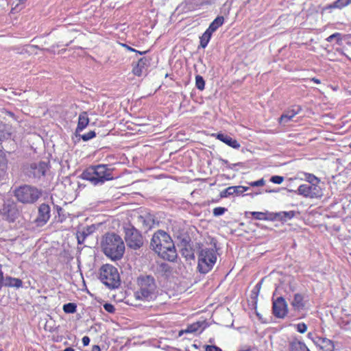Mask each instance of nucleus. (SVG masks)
<instances>
[{
    "label": "nucleus",
    "mask_w": 351,
    "mask_h": 351,
    "mask_svg": "<svg viewBox=\"0 0 351 351\" xmlns=\"http://www.w3.org/2000/svg\"><path fill=\"white\" fill-rule=\"evenodd\" d=\"M96 230V227L95 225H91L86 226V228H83L82 230H78L77 232V239L78 243H82L85 239L93 234Z\"/></svg>",
    "instance_id": "nucleus-19"
},
{
    "label": "nucleus",
    "mask_w": 351,
    "mask_h": 351,
    "mask_svg": "<svg viewBox=\"0 0 351 351\" xmlns=\"http://www.w3.org/2000/svg\"><path fill=\"white\" fill-rule=\"evenodd\" d=\"M27 0H19V2L20 3H23L25 1H26Z\"/></svg>",
    "instance_id": "nucleus-52"
},
{
    "label": "nucleus",
    "mask_w": 351,
    "mask_h": 351,
    "mask_svg": "<svg viewBox=\"0 0 351 351\" xmlns=\"http://www.w3.org/2000/svg\"><path fill=\"white\" fill-rule=\"evenodd\" d=\"M227 211V208L224 207H216L213 210V214L215 217L223 215Z\"/></svg>",
    "instance_id": "nucleus-36"
},
{
    "label": "nucleus",
    "mask_w": 351,
    "mask_h": 351,
    "mask_svg": "<svg viewBox=\"0 0 351 351\" xmlns=\"http://www.w3.org/2000/svg\"><path fill=\"white\" fill-rule=\"evenodd\" d=\"M82 343L84 346H86L90 343V338L88 336H84L82 339Z\"/></svg>",
    "instance_id": "nucleus-45"
},
{
    "label": "nucleus",
    "mask_w": 351,
    "mask_h": 351,
    "mask_svg": "<svg viewBox=\"0 0 351 351\" xmlns=\"http://www.w3.org/2000/svg\"><path fill=\"white\" fill-rule=\"evenodd\" d=\"M290 304L294 311H300L303 310L306 305V300L304 296L301 293H295Z\"/></svg>",
    "instance_id": "nucleus-16"
},
{
    "label": "nucleus",
    "mask_w": 351,
    "mask_h": 351,
    "mask_svg": "<svg viewBox=\"0 0 351 351\" xmlns=\"http://www.w3.org/2000/svg\"><path fill=\"white\" fill-rule=\"evenodd\" d=\"M77 306L75 303H67L64 304L63 311L66 313H74L76 311Z\"/></svg>",
    "instance_id": "nucleus-30"
},
{
    "label": "nucleus",
    "mask_w": 351,
    "mask_h": 351,
    "mask_svg": "<svg viewBox=\"0 0 351 351\" xmlns=\"http://www.w3.org/2000/svg\"><path fill=\"white\" fill-rule=\"evenodd\" d=\"M181 254L187 260L194 259L195 258L193 252L187 247L182 248L181 250Z\"/></svg>",
    "instance_id": "nucleus-31"
},
{
    "label": "nucleus",
    "mask_w": 351,
    "mask_h": 351,
    "mask_svg": "<svg viewBox=\"0 0 351 351\" xmlns=\"http://www.w3.org/2000/svg\"><path fill=\"white\" fill-rule=\"evenodd\" d=\"M1 213L6 217V219L10 221H13L16 212L15 206L11 203H5L1 210Z\"/></svg>",
    "instance_id": "nucleus-17"
},
{
    "label": "nucleus",
    "mask_w": 351,
    "mask_h": 351,
    "mask_svg": "<svg viewBox=\"0 0 351 351\" xmlns=\"http://www.w3.org/2000/svg\"><path fill=\"white\" fill-rule=\"evenodd\" d=\"M104 308L108 313H113L115 311L114 306L109 303H106L104 305Z\"/></svg>",
    "instance_id": "nucleus-42"
},
{
    "label": "nucleus",
    "mask_w": 351,
    "mask_h": 351,
    "mask_svg": "<svg viewBox=\"0 0 351 351\" xmlns=\"http://www.w3.org/2000/svg\"><path fill=\"white\" fill-rule=\"evenodd\" d=\"M203 330H204V328H202L199 332H202L203 331Z\"/></svg>",
    "instance_id": "nucleus-53"
},
{
    "label": "nucleus",
    "mask_w": 351,
    "mask_h": 351,
    "mask_svg": "<svg viewBox=\"0 0 351 351\" xmlns=\"http://www.w3.org/2000/svg\"><path fill=\"white\" fill-rule=\"evenodd\" d=\"M89 119L86 112H82L78 117V123L76 128V132H82L88 125Z\"/></svg>",
    "instance_id": "nucleus-22"
},
{
    "label": "nucleus",
    "mask_w": 351,
    "mask_h": 351,
    "mask_svg": "<svg viewBox=\"0 0 351 351\" xmlns=\"http://www.w3.org/2000/svg\"><path fill=\"white\" fill-rule=\"evenodd\" d=\"M95 136H96V134L94 131H90L88 133L82 135L81 138L84 141H87L92 139Z\"/></svg>",
    "instance_id": "nucleus-37"
},
{
    "label": "nucleus",
    "mask_w": 351,
    "mask_h": 351,
    "mask_svg": "<svg viewBox=\"0 0 351 351\" xmlns=\"http://www.w3.org/2000/svg\"><path fill=\"white\" fill-rule=\"evenodd\" d=\"M289 351H311L304 342L298 339H293L289 342Z\"/></svg>",
    "instance_id": "nucleus-21"
},
{
    "label": "nucleus",
    "mask_w": 351,
    "mask_h": 351,
    "mask_svg": "<svg viewBox=\"0 0 351 351\" xmlns=\"http://www.w3.org/2000/svg\"><path fill=\"white\" fill-rule=\"evenodd\" d=\"M260 287H261V283H258V284L256 285V287H255V288H256V289H260Z\"/></svg>",
    "instance_id": "nucleus-51"
},
{
    "label": "nucleus",
    "mask_w": 351,
    "mask_h": 351,
    "mask_svg": "<svg viewBox=\"0 0 351 351\" xmlns=\"http://www.w3.org/2000/svg\"><path fill=\"white\" fill-rule=\"evenodd\" d=\"M234 195H239L243 194L244 192L249 190V187L243 186H233Z\"/></svg>",
    "instance_id": "nucleus-34"
},
{
    "label": "nucleus",
    "mask_w": 351,
    "mask_h": 351,
    "mask_svg": "<svg viewBox=\"0 0 351 351\" xmlns=\"http://www.w3.org/2000/svg\"><path fill=\"white\" fill-rule=\"evenodd\" d=\"M306 198H317L322 196V191L317 184H303L297 190H288Z\"/></svg>",
    "instance_id": "nucleus-8"
},
{
    "label": "nucleus",
    "mask_w": 351,
    "mask_h": 351,
    "mask_svg": "<svg viewBox=\"0 0 351 351\" xmlns=\"http://www.w3.org/2000/svg\"><path fill=\"white\" fill-rule=\"evenodd\" d=\"M123 46H125L129 51L136 52V53H139L141 55L146 53V51H144V52L138 51H137V50H136V49H134L132 48L131 47H129V46H128L126 45H124Z\"/></svg>",
    "instance_id": "nucleus-46"
},
{
    "label": "nucleus",
    "mask_w": 351,
    "mask_h": 351,
    "mask_svg": "<svg viewBox=\"0 0 351 351\" xmlns=\"http://www.w3.org/2000/svg\"><path fill=\"white\" fill-rule=\"evenodd\" d=\"M297 331L300 333H304L307 330V326L304 323H299L296 325Z\"/></svg>",
    "instance_id": "nucleus-39"
},
{
    "label": "nucleus",
    "mask_w": 351,
    "mask_h": 351,
    "mask_svg": "<svg viewBox=\"0 0 351 351\" xmlns=\"http://www.w3.org/2000/svg\"><path fill=\"white\" fill-rule=\"evenodd\" d=\"M265 181L264 180L263 178H261L258 180H256V181H254V182H251L249 183V184L251 186H263L265 184Z\"/></svg>",
    "instance_id": "nucleus-41"
},
{
    "label": "nucleus",
    "mask_w": 351,
    "mask_h": 351,
    "mask_svg": "<svg viewBox=\"0 0 351 351\" xmlns=\"http://www.w3.org/2000/svg\"><path fill=\"white\" fill-rule=\"evenodd\" d=\"M11 127L0 121V141L7 139L11 136Z\"/></svg>",
    "instance_id": "nucleus-25"
},
{
    "label": "nucleus",
    "mask_w": 351,
    "mask_h": 351,
    "mask_svg": "<svg viewBox=\"0 0 351 351\" xmlns=\"http://www.w3.org/2000/svg\"><path fill=\"white\" fill-rule=\"evenodd\" d=\"M212 34H213L211 32L206 29L205 32L202 34V36L200 37V46L202 48L206 47L211 38Z\"/></svg>",
    "instance_id": "nucleus-28"
},
{
    "label": "nucleus",
    "mask_w": 351,
    "mask_h": 351,
    "mask_svg": "<svg viewBox=\"0 0 351 351\" xmlns=\"http://www.w3.org/2000/svg\"><path fill=\"white\" fill-rule=\"evenodd\" d=\"M100 348L99 346H93V348H92V350L91 351H100Z\"/></svg>",
    "instance_id": "nucleus-48"
},
{
    "label": "nucleus",
    "mask_w": 351,
    "mask_h": 351,
    "mask_svg": "<svg viewBox=\"0 0 351 351\" xmlns=\"http://www.w3.org/2000/svg\"><path fill=\"white\" fill-rule=\"evenodd\" d=\"M8 160L5 151L0 149V180H3L8 175Z\"/></svg>",
    "instance_id": "nucleus-18"
},
{
    "label": "nucleus",
    "mask_w": 351,
    "mask_h": 351,
    "mask_svg": "<svg viewBox=\"0 0 351 351\" xmlns=\"http://www.w3.org/2000/svg\"><path fill=\"white\" fill-rule=\"evenodd\" d=\"M224 23V18L222 16H218L209 25L208 31L212 34L215 32Z\"/></svg>",
    "instance_id": "nucleus-26"
},
{
    "label": "nucleus",
    "mask_w": 351,
    "mask_h": 351,
    "mask_svg": "<svg viewBox=\"0 0 351 351\" xmlns=\"http://www.w3.org/2000/svg\"><path fill=\"white\" fill-rule=\"evenodd\" d=\"M48 169L49 166L47 163L40 161L27 165L24 168V172L25 175L30 178L40 179L41 177L45 176Z\"/></svg>",
    "instance_id": "nucleus-9"
},
{
    "label": "nucleus",
    "mask_w": 351,
    "mask_h": 351,
    "mask_svg": "<svg viewBox=\"0 0 351 351\" xmlns=\"http://www.w3.org/2000/svg\"><path fill=\"white\" fill-rule=\"evenodd\" d=\"M335 38H337L338 40H341V34L336 32V33L330 35V36H328L326 38V40L328 42H332Z\"/></svg>",
    "instance_id": "nucleus-43"
},
{
    "label": "nucleus",
    "mask_w": 351,
    "mask_h": 351,
    "mask_svg": "<svg viewBox=\"0 0 351 351\" xmlns=\"http://www.w3.org/2000/svg\"><path fill=\"white\" fill-rule=\"evenodd\" d=\"M3 285L5 287L21 288L23 286V282L21 279L11 276L3 278Z\"/></svg>",
    "instance_id": "nucleus-23"
},
{
    "label": "nucleus",
    "mask_w": 351,
    "mask_h": 351,
    "mask_svg": "<svg viewBox=\"0 0 351 351\" xmlns=\"http://www.w3.org/2000/svg\"><path fill=\"white\" fill-rule=\"evenodd\" d=\"M149 64V60L147 58H141L137 64L133 67L132 72L135 75L141 76L147 72Z\"/></svg>",
    "instance_id": "nucleus-15"
},
{
    "label": "nucleus",
    "mask_w": 351,
    "mask_h": 351,
    "mask_svg": "<svg viewBox=\"0 0 351 351\" xmlns=\"http://www.w3.org/2000/svg\"><path fill=\"white\" fill-rule=\"evenodd\" d=\"M137 290L134 293L136 300L150 302L157 298L159 289L154 276L141 275L137 278Z\"/></svg>",
    "instance_id": "nucleus-2"
},
{
    "label": "nucleus",
    "mask_w": 351,
    "mask_h": 351,
    "mask_svg": "<svg viewBox=\"0 0 351 351\" xmlns=\"http://www.w3.org/2000/svg\"><path fill=\"white\" fill-rule=\"evenodd\" d=\"M280 215L282 216V217H283L285 219H290L295 216V212L294 211L282 212Z\"/></svg>",
    "instance_id": "nucleus-40"
},
{
    "label": "nucleus",
    "mask_w": 351,
    "mask_h": 351,
    "mask_svg": "<svg viewBox=\"0 0 351 351\" xmlns=\"http://www.w3.org/2000/svg\"><path fill=\"white\" fill-rule=\"evenodd\" d=\"M14 193L19 202L23 204H34L40 197L42 191L34 186L24 184L17 187Z\"/></svg>",
    "instance_id": "nucleus-6"
},
{
    "label": "nucleus",
    "mask_w": 351,
    "mask_h": 351,
    "mask_svg": "<svg viewBox=\"0 0 351 351\" xmlns=\"http://www.w3.org/2000/svg\"><path fill=\"white\" fill-rule=\"evenodd\" d=\"M63 351H75V350L71 347L66 348Z\"/></svg>",
    "instance_id": "nucleus-50"
},
{
    "label": "nucleus",
    "mask_w": 351,
    "mask_h": 351,
    "mask_svg": "<svg viewBox=\"0 0 351 351\" xmlns=\"http://www.w3.org/2000/svg\"><path fill=\"white\" fill-rule=\"evenodd\" d=\"M217 252L213 248H202L198 254L197 268L202 274H207L215 265L217 261Z\"/></svg>",
    "instance_id": "nucleus-7"
},
{
    "label": "nucleus",
    "mask_w": 351,
    "mask_h": 351,
    "mask_svg": "<svg viewBox=\"0 0 351 351\" xmlns=\"http://www.w3.org/2000/svg\"><path fill=\"white\" fill-rule=\"evenodd\" d=\"M302 173L304 175V178L302 179L306 180L308 182V184L319 185V184L320 182V180L317 177H316L315 175H313L312 173Z\"/></svg>",
    "instance_id": "nucleus-27"
},
{
    "label": "nucleus",
    "mask_w": 351,
    "mask_h": 351,
    "mask_svg": "<svg viewBox=\"0 0 351 351\" xmlns=\"http://www.w3.org/2000/svg\"><path fill=\"white\" fill-rule=\"evenodd\" d=\"M80 177L95 186L114 179L112 169L107 165H91L83 171Z\"/></svg>",
    "instance_id": "nucleus-4"
},
{
    "label": "nucleus",
    "mask_w": 351,
    "mask_h": 351,
    "mask_svg": "<svg viewBox=\"0 0 351 351\" xmlns=\"http://www.w3.org/2000/svg\"><path fill=\"white\" fill-rule=\"evenodd\" d=\"M313 341L322 351H333L335 349L333 341L326 337H316Z\"/></svg>",
    "instance_id": "nucleus-14"
},
{
    "label": "nucleus",
    "mask_w": 351,
    "mask_h": 351,
    "mask_svg": "<svg viewBox=\"0 0 351 351\" xmlns=\"http://www.w3.org/2000/svg\"><path fill=\"white\" fill-rule=\"evenodd\" d=\"M312 80L313 82H314L315 83H316V84H320V82H321L319 80H318V79H317V78H315V77H314V78H312V80Z\"/></svg>",
    "instance_id": "nucleus-49"
},
{
    "label": "nucleus",
    "mask_w": 351,
    "mask_h": 351,
    "mask_svg": "<svg viewBox=\"0 0 351 351\" xmlns=\"http://www.w3.org/2000/svg\"><path fill=\"white\" fill-rule=\"evenodd\" d=\"M125 242L130 248L136 250L143 245V239L140 232L134 228H129L125 232Z\"/></svg>",
    "instance_id": "nucleus-10"
},
{
    "label": "nucleus",
    "mask_w": 351,
    "mask_h": 351,
    "mask_svg": "<svg viewBox=\"0 0 351 351\" xmlns=\"http://www.w3.org/2000/svg\"><path fill=\"white\" fill-rule=\"evenodd\" d=\"M302 110L300 106H293L290 109L286 110L279 118V123L286 124L299 114Z\"/></svg>",
    "instance_id": "nucleus-13"
},
{
    "label": "nucleus",
    "mask_w": 351,
    "mask_h": 351,
    "mask_svg": "<svg viewBox=\"0 0 351 351\" xmlns=\"http://www.w3.org/2000/svg\"><path fill=\"white\" fill-rule=\"evenodd\" d=\"M150 247L165 260L173 262L177 258L178 254L173 240L163 230H158L154 234Z\"/></svg>",
    "instance_id": "nucleus-1"
},
{
    "label": "nucleus",
    "mask_w": 351,
    "mask_h": 351,
    "mask_svg": "<svg viewBox=\"0 0 351 351\" xmlns=\"http://www.w3.org/2000/svg\"><path fill=\"white\" fill-rule=\"evenodd\" d=\"M206 351H221V349L216 346H209L207 345L205 346Z\"/></svg>",
    "instance_id": "nucleus-44"
},
{
    "label": "nucleus",
    "mask_w": 351,
    "mask_h": 351,
    "mask_svg": "<svg viewBox=\"0 0 351 351\" xmlns=\"http://www.w3.org/2000/svg\"><path fill=\"white\" fill-rule=\"evenodd\" d=\"M99 280L110 289H117L121 284L117 269L110 264L104 265L100 268Z\"/></svg>",
    "instance_id": "nucleus-5"
},
{
    "label": "nucleus",
    "mask_w": 351,
    "mask_h": 351,
    "mask_svg": "<svg viewBox=\"0 0 351 351\" xmlns=\"http://www.w3.org/2000/svg\"><path fill=\"white\" fill-rule=\"evenodd\" d=\"M221 161H222V162H223V164L227 165L228 166V167H230V168H232V165L229 164V163H228V160H224V159H222V160H221ZM239 165H240V163L234 164V165H233V166Z\"/></svg>",
    "instance_id": "nucleus-47"
},
{
    "label": "nucleus",
    "mask_w": 351,
    "mask_h": 351,
    "mask_svg": "<svg viewBox=\"0 0 351 351\" xmlns=\"http://www.w3.org/2000/svg\"><path fill=\"white\" fill-rule=\"evenodd\" d=\"M217 138L234 149H239L241 147L240 143L236 139L227 134L222 133L217 134Z\"/></svg>",
    "instance_id": "nucleus-20"
},
{
    "label": "nucleus",
    "mask_w": 351,
    "mask_h": 351,
    "mask_svg": "<svg viewBox=\"0 0 351 351\" xmlns=\"http://www.w3.org/2000/svg\"><path fill=\"white\" fill-rule=\"evenodd\" d=\"M195 86L197 89L203 90L205 87V81L201 75H197L195 77Z\"/></svg>",
    "instance_id": "nucleus-32"
},
{
    "label": "nucleus",
    "mask_w": 351,
    "mask_h": 351,
    "mask_svg": "<svg viewBox=\"0 0 351 351\" xmlns=\"http://www.w3.org/2000/svg\"><path fill=\"white\" fill-rule=\"evenodd\" d=\"M350 147L351 148V143H350Z\"/></svg>",
    "instance_id": "nucleus-54"
},
{
    "label": "nucleus",
    "mask_w": 351,
    "mask_h": 351,
    "mask_svg": "<svg viewBox=\"0 0 351 351\" xmlns=\"http://www.w3.org/2000/svg\"><path fill=\"white\" fill-rule=\"evenodd\" d=\"M284 180V178L280 176H274L270 178V181L274 184H280Z\"/></svg>",
    "instance_id": "nucleus-38"
},
{
    "label": "nucleus",
    "mask_w": 351,
    "mask_h": 351,
    "mask_svg": "<svg viewBox=\"0 0 351 351\" xmlns=\"http://www.w3.org/2000/svg\"><path fill=\"white\" fill-rule=\"evenodd\" d=\"M351 3L350 0H337L330 7L341 9Z\"/></svg>",
    "instance_id": "nucleus-29"
},
{
    "label": "nucleus",
    "mask_w": 351,
    "mask_h": 351,
    "mask_svg": "<svg viewBox=\"0 0 351 351\" xmlns=\"http://www.w3.org/2000/svg\"><path fill=\"white\" fill-rule=\"evenodd\" d=\"M204 325L203 322H195L187 326L185 330H182L179 332V336H182L184 333H193L198 332L200 328Z\"/></svg>",
    "instance_id": "nucleus-24"
},
{
    "label": "nucleus",
    "mask_w": 351,
    "mask_h": 351,
    "mask_svg": "<svg viewBox=\"0 0 351 351\" xmlns=\"http://www.w3.org/2000/svg\"><path fill=\"white\" fill-rule=\"evenodd\" d=\"M51 208L48 204H42L38 208V215L36 219L37 225L43 226L47 223L50 218Z\"/></svg>",
    "instance_id": "nucleus-12"
},
{
    "label": "nucleus",
    "mask_w": 351,
    "mask_h": 351,
    "mask_svg": "<svg viewBox=\"0 0 351 351\" xmlns=\"http://www.w3.org/2000/svg\"><path fill=\"white\" fill-rule=\"evenodd\" d=\"M250 215L255 219L258 220H265L268 219L267 217V213L263 212H250Z\"/></svg>",
    "instance_id": "nucleus-33"
},
{
    "label": "nucleus",
    "mask_w": 351,
    "mask_h": 351,
    "mask_svg": "<svg viewBox=\"0 0 351 351\" xmlns=\"http://www.w3.org/2000/svg\"><path fill=\"white\" fill-rule=\"evenodd\" d=\"M272 311L275 317L284 318L288 313V306L283 297H278L273 301Z\"/></svg>",
    "instance_id": "nucleus-11"
},
{
    "label": "nucleus",
    "mask_w": 351,
    "mask_h": 351,
    "mask_svg": "<svg viewBox=\"0 0 351 351\" xmlns=\"http://www.w3.org/2000/svg\"><path fill=\"white\" fill-rule=\"evenodd\" d=\"M233 186H229L220 193L221 197H227L233 195Z\"/></svg>",
    "instance_id": "nucleus-35"
},
{
    "label": "nucleus",
    "mask_w": 351,
    "mask_h": 351,
    "mask_svg": "<svg viewBox=\"0 0 351 351\" xmlns=\"http://www.w3.org/2000/svg\"><path fill=\"white\" fill-rule=\"evenodd\" d=\"M101 246L105 255L113 261L121 259L125 252L123 239L115 233L106 234L102 238Z\"/></svg>",
    "instance_id": "nucleus-3"
}]
</instances>
